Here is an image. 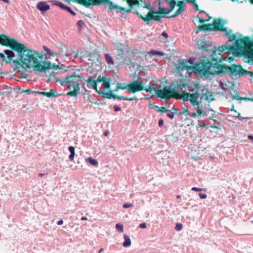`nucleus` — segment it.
I'll use <instances>...</instances> for the list:
<instances>
[{
	"mask_svg": "<svg viewBox=\"0 0 253 253\" xmlns=\"http://www.w3.org/2000/svg\"><path fill=\"white\" fill-rule=\"evenodd\" d=\"M199 196L201 199H206L207 198V195L206 194L200 193Z\"/></svg>",
	"mask_w": 253,
	"mask_h": 253,
	"instance_id": "39",
	"label": "nucleus"
},
{
	"mask_svg": "<svg viewBox=\"0 0 253 253\" xmlns=\"http://www.w3.org/2000/svg\"><path fill=\"white\" fill-rule=\"evenodd\" d=\"M154 85L152 84V85L149 86L148 87L144 86V90H145L146 92H152L153 91H155V88L154 87Z\"/></svg>",
	"mask_w": 253,
	"mask_h": 253,
	"instance_id": "27",
	"label": "nucleus"
},
{
	"mask_svg": "<svg viewBox=\"0 0 253 253\" xmlns=\"http://www.w3.org/2000/svg\"><path fill=\"white\" fill-rule=\"evenodd\" d=\"M103 251V249L102 248L100 249V250L99 251V253H100L101 252H102V251Z\"/></svg>",
	"mask_w": 253,
	"mask_h": 253,
	"instance_id": "60",
	"label": "nucleus"
},
{
	"mask_svg": "<svg viewBox=\"0 0 253 253\" xmlns=\"http://www.w3.org/2000/svg\"><path fill=\"white\" fill-rule=\"evenodd\" d=\"M119 89L125 90L127 89V84L126 86H124L122 85L121 83H118L117 84L116 87L114 90V91H117Z\"/></svg>",
	"mask_w": 253,
	"mask_h": 253,
	"instance_id": "20",
	"label": "nucleus"
},
{
	"mask_svg": "<svg viewBox=\"0 0 253 253\" xmlns=\"http://www.w3.org/2000/svg\"><path fill=\"white\" fill-rule=\"evenodd\" d=\"M182 224L181 223H177L175 227V229L177 231H180L182 229Z\"/></svg>",
	"mask_w": 253,
	"mask_h": 253,
	"instance_id": "34",
	"label": "nucleus"
},
{
	"mask_svg": "<svg viewBox=\"0 0 253 253\" xmlns=\"http://www.w3.org/2000/svg\"><path fill=\"white\" fill-rule=\"evenodd\" d=\"M44 174H43V173H40L39 174V176L40 177H42V176H43L44 175Z\"/></svg>",
	"mask_w": 253,
	"mask_h": 253,
	"instance_id": "58",
	"label": "nucleus"
},
{
	"mask_svg": "<svg viewBox=\"0 0 253 253\" xmlns=\"http://www.w3.org/2000/svg\"><path fill=\"white\" fill-rule=\"evenodd\" d=\"M87 217H85V216H83V217H82L81 218V220H87Z\"/></svg>",
	"mask_w": 253,
	"mask_h": 253,
	"instance_id": "56",
	"label": "nucleus"
},
{
	"mask_svg": "<svg viewBox=\"0 0 253 253\" xmlns=\"http://www.w3.org/2000/svg\"><path fill=\"white\" fill-rule=\"evenodd\" d=\"M234 117H237L239 118L240 120H243V118L240 117V114L237 112V113H235V114L234 115Z\"/></svg>",
	"mask_w": 253,
	"mask_h": 253,
	"instance_id": "41",
	"label": "nucleus"
},
{
	"mask_svg": "<svg viewBox=\"0 0 253 253\" xmlns=\"http://www.w3.org/2000/svg\"><path fill=\"white\" fill-rule=\"evenodd\" d=\"M174 113L173 112L168 113L167 116L170 119H173L174 117Z\"/></svg>",
	"mask_w": 253,
	"mask_h": 253,
	"instance_id": "40",
	"label": "nucleus"
},
{
	"mask_svg": "<svg viewBox=\"0 0 253 253\" xmlns=\"http://www.w3.org/2000/svg\"><path fill=\"white\" fill-rule=\"evenodd\" d=\"M211 25H212V29H213L215 31H221L223 32V29L225 28L223 27V24L221 23L219 19L214 20Z\"/></svg>",
	"mask_w": 253,
	"mask_h": 253,
	"instance_id": "14",
	"label": "nucleus"
},
{
	"mask_svg": "<svg viewBox=\"0 0 253 253\" xmlns=\"http://www.w3.org/2000/svg\"><path fill=\"white\" fill-rule=\"evenodd\" d=\"M176 4L175 0H159V7L158 11H153L149 13V14L145 17L147 21L154 20L161 22V19L165 17V14H167L171 12Z\"/></svg>",
	"mask_w": 253,
	"mask_h": 253,
	"instance_id": "6",
	"label": "nucleus"
},
{
	"mask_svg": "<svg viewBox=\"0 0 253 253\" xmlns=\"http://www.w3.org/2000/svg\"><path fill=\"white\" fill-rule=\"evenodd\" d=\"M182 114L185 116L189 115L188 108L187 107H184L182 109Z\"/></svg>",
	"mask_w": 253,
	"mask_h": 253,
	"instance_id": "33",
	"label": "nucleus"
},
{
	"mask_svg": "<svg viewBox=\"0 0 253 253\" xmlns=\"http://www.w3.org/2000/svg\"><path fill=\"white\" fill-rule=\"evenodd\" d=\"M198 29L199 30H211L212 29V25H211V24H209L200 25L198 27Z\"/></svg>",
	"mask_w": 253,
	"mask_h": 253,
	"instance_id": "17",
	"label": "nucleus"
},
{
	"mask_svg": "<svg viewBox=\"0 0 253 253\" xmlns=\"http://www.w3.org/2000/svg\"><path fill=\"white\" fill-rule=\"evenodd\" d=\"M164 125V121L162 119H161L159 120V126L160 127H161Z\"/></svg>",
	"mask_w": 253,
	"mask_h": 253,
	"instance_id": "43",
	"label": "nucleus"
},
{
	"mask_svg": "<svg viewBox=\"0 0 253 253\" xmlns=\"http://www.w3.org/2000/svg\"><path fill=\"white\" fill-rule=\"evenodd\" d=\"M199 20L200 23H201V24H203V25L204 24V23L205 22L208 21V20H205V19H203L200 18H199Z\"/></svg>",
	"mask_w": 253,
	"mask_h": 253,
	"instance_id": "44",
	"label": "nucleus"
},
{
	"mask_svg": "<svg viewBox=\"0 0 253 253\" xmlns=\"http://www.w3.org/2000/svg\"><path fill=\"white\" fill-rule=\"evenodd\" d=\"M124 239H125V241L123 243V246L124 247H129V246H130L131 243V240H130L129 237L128 235H126V234H125L124 235Z\"/></svg>",
	"mask_w": 253,
	"mask_h": 253,
	"instance_id": "18",
	"label": "nucleus"
},
{
	"mask_svg": "<svg viewBox=\"0 0 253 253\" xmlns=\"http://www.w3.org/2000/svg\"><path fill=\"white\" fill-rule=\"evenodd\" d=\"M248 139L250 140H252L253 141V136L252 135H249L248 136Z\"/></svg>",
	"mask_w": 253,
	"mask_h": 253,
	"instance_id": "55",
	"label": "nucleus"
},
{
	"mask_svg": "<svg viewBox=\"0 0 253 253\" xmlns=\"http://www.w3.org/2000/svg\"><path fill=\"white\" fill-rule=\"evenodd\" d=\"M205 190V189L199 188L195 187L192 188V190L194 191H201Z\"/></svg>",
	"mask_w": 253,
	"mask_h": 253,
	"instance_id": "38",
	"label": "nucleus"
},
{
	"mask_svg": "<svg viewBox=\"0 0 253 253\" xmlns=\"http://www.w3.org/2000/svg\"><path fill=\"white\" fill-rule=\"evenodd\" d=\"M176 198H180V195H177Z\"/></svg>",
	"mask_w": 253,
	"mask_h": 253,
	"instance_id": "61",
	"label": "nucleus"
},
{
	"mask_svg": "<svg viewBox=\"0 0 253 253\" xmlns=\"http://www.w3.org/2000/svg\"><path fill=\"white\" fill-rule=\"evenodd\" d=\"M74 57H75V58H77V57H78V55H75V56H74Z\"/></svg>",
	"mask_w": 253,
	"mask_h": 253,
	"instance_id": "62",
	"label": "nucleus"
},
{
	"mask_svg": "<svg viewBox=\"0 0 253 253\" xmlns=\"http://www.w3.org/2000/svg\"><path fill=\"white\" fill-rule=\"evenodd\" d=\"M128 5V8L118 5L114 3L110 0H82L81 5L85 7H90L91 6L100 5L105 3H107V8L108 11H112L113 10H117L118 12L123 11V14L132 11L134 6L135 5H139V0H125Z\"/></svg>",
	"mask_w": 253,
	"mask_h": 253,
	"instance_id": "5",
	"label": "nucleus"
},
{
	"mask_svg": "<svg viewBox=\"0 0 253 253\" xmlns=\"http://www.w3.org/2000/svg\"><path fill=\"white\" fill-rule=\"evenodd\" d=\"M177 6L178 8L176 10L173 15L170 16L169 17H175L180 13H183L184 11L185 5L183 1H179L177 3Z\"/></svg>",
	"mask_w": 253,
	"mask_h": 253,
	"instance_id": "13",
	"label": "nucleus"
},
{
	"mask_svg": "<svg viewBox=\"0 0 253 253\" xmlns=\"http://www.w3.org/2000/svg\"><path fill=\"white\" fill-rule=\"evenodd\" d=\"M117 52H119V54L117 55L116 57L117 59L119 60H123L124 58V53L123 50L120 49H117Z\"/></svg>",
	"mask_w": 253,
	"mask_h": 253,
	"instance_id": "26",
	"label": "nucleus"
},
{
	"mask_svg": "<svg viewBox=\"0 0 253 253\" xmlns=\"http://www.w3.org/2000/svg\"><path fill=\"white\" fill-rule=\"evenodd\" d=\"M4 52L6 55L8 60L13 62V61L15 60L13 59L15 57L14 53L10 50H5Z\"/></svg>",
	"mask_w": 253,
	"mask_h": 253,
	"instance_id": "16",
	"label": "nucleus"
},
{
	"mask_svg": "<svg viewBox=\"0 0 253 253\" xmlns=\"http://www.w3.org/2000/svg\"><path fill=\"white\" fill-rule=\"evenodd\" d=\"M139 227L142 229H144L146 228V225L145 223H141L139 225Z\"/></svg>",
	"mask_w": 253,
	"mask_h": 253,
	"instance_id": "45",
	"label": "nucleus"
},
{
	"mask_svg": "<svg viewBox=\"0 0 253 253\" xmlns=\"http://www.w3.org/2000/svg\"><path fill=\"white\" fill-rule=\"evenodd\" d=\"M66 10H67L69 12H70L73 15H76V14L74 12V11L73 10H72L71 9V8L70 7H68V6Z\"/></svg>",
	"mask_w": 253,
	"mask_h": 253,
	"instance_id": "37",
	"label": "nucleus"
},
{
	"mask_svg": "<svg viewBox=\"0 0 253 253\" xmlns=\"http://www.w3.org/2000/svg\"><path fill=\"white\" fill-rule=\"evenodd\" d=\"M141 1L142 3H144V5H142L139 2V5H135V6H140L141 9L140 10L134 9L133 13L143 20L147 24H149L151 20L147 21L145 19V17L149 14V13L153 11V7L151 6L150 3H146L145 0H141ZM139 2H140V0Z\"/></svg>",
	"mask_w": 253,
	"mask_h": 253,
	"instance_id": "9",
	"label": "nucleus"
},
{
	"mask_svg": "<svg viewBox=\"0 0 253 253\" xmlns=\"http://www.w3.org/2000/svg\"><path fill=\"white\" fill-rule=\"evenodd\" d=\"M211 127L212 128H215V129L218 128L216 126H213V125L211 126Z\"/></svg>",
	"mask_w": 253,
	"mask_h": 253,
	"instance_id": "57",
	"label": "nucleus"
},
{
	"mask_svg": "<svg viewBox=\"0 0 253 253\" xmlns=\"http://www.w3.org/2000/svg\"><path fill=\"white\" fill-rule=\"evenodd\" d=\"M87 60H90L91 61V60H92V59H90V58H88Z\"/></svg>",
	"mask_w": 253,
	"mask_h": 253,
	"instance_id": "63",
	"label": "nucleus"
},
{
	"mask_svg": "<svg viewBox=\"0 0 253 253\" xmlns=\"http://www.w3.org/2000/svg\"><path fill=\"white\" fill-rule=\"evenodd\" d=\"M63 224V220L62 219H61V220H60L58 221V222H57V224H58V225H62Z\"/></svg>",
	"mask_w": 253,
	"mask_h": 253,
	"instance_id": "48",
	"label": "nucleus"
},
{
	"mask_svg": "<svg viewBox=\"0 0 253 253\" xmlns=\"http://www.w3.org/2000/svg\"><path fill=\"white\" fill-rule=\"evenodd\" d=\"M37 7L42 11H45L49 9L50 6L45 2L41 1L37 4Z\"/></svg>",
	"mask_w": 253,
	"mask_h": 253,
	"instance_id": "15",
	"label": "nucleus"
},
{
	"mask_svg": "<svg viewBox=\"0 0 253 253\" xmlns=\"http://www.w3.org/2000/svg\"><path fill=\"white\" fill-rule=\"evenodd\" d=\"M20 42L14 39H11L5 35L0 34V44L9 47L11 49L16 51L19 47Z\"/></svg>",
	"mask_w": 253,
	"mask_h": 253,
	"instance_id": "10",
	"label": "nucleus"
},
{
	"mask_svg": "<svg viewBox=\"0 0 253 253\" xmlns=\"http://www.w3.org/2000/svg\"><path fill=\"white\" fill-rule=\"evenodd\" d=\"M40 93L43 94V95H45L46 96H47L48 97H54L56 96L55 94H50V93L49 92H40Z\"/></svg>",
	"mask_w": 253,
	"mask_h": 253,
	"instance_id": "32",
	"label": "nucleus"
},
{
	"mask_svg": "<svg viewBox=\"0 0 253 253\" xmlns=\"http://www.w3.org/2000/svg\"><path fill=\"white\" fill-rule=\"evenodd\" d=\"M114 110L115 112H117V111H121V109L119 106H118L117 105H115L114 106Z\"/></svg>",
	"mask_w": 253,
	"mask_h": 253,
	"instance_id": "42",
	"label": "nucleus"
},
{
	"mask_svg": "<svg viewBox=\"0 0 253 253\" xmlns=\"http://www.w3.org/2000/svg\"><path fill=\"white\" fill-rule=\"evenodd\" d=\"M0 58H1V59H4L5 58V56L3 54L1 53L0 52Z\"/></svg>",
	"mask_w": 253,
	"mask_h": 253,
	"instance_id": "51",
	"label": "nucleus"
},
{
	"mask_svg": "<svg viewBox=\"0 0 253 253\" xmlns=\"http://www.w3.org/2000/svg\"><path fill=\"white\" fill-rule=\"evenodd\" d=\"M156 107L158 108L157 111L158 112H162V113H165L168 111V110L165 107Z\"/></svg>",
	"mask_w": 253,
	"mask_h": 253,
	"instance_id": "30",
	"label": "nucleus"
},
{
	"mask_svg": "<svg viewBox=\"0 0 253 253\" xmlns=\"http://www.w3.org/2000/svg\"><path fill=\"white\" fill-rule=\"evenodd\" d=\"M116 229L118 231H120V232H123V228H124V226L123 224H120V223H117L116 225Z\"/></svg>",
	"mask_w": 253,
	"mask_h": 253,
	"instance_id": "29",
	"label": "nucleus"
},
{
	"mask_svg": "<svg viewBox=\"0 0 253 253\" xmlns=\"http://www.w3.org/2000/svg\"><path fill=\"white\" fill-rule=\"evenodd\" d=\"M149 54L150 55H163V53L162 52H160V51H156V50H151L149 52Z\"/></svg>",
	"mask_w": 253,
	"mask_h": 253,
	"instance_id": "28",
	"label": "nucleus"
},
{
	"mask_svg": "<svg viewBox=\"0 0 253 253\" xmlns=\"http://www.w3.org/2000/svg\"><path fill=\"white\" fill-rule=\"evenodd\" d=\"M89 58L93 57L94 58H96V56H95V55H94L93 54H89Z\"/></svg>",
	"mask_w": 253,
	"mask_h": 253,
	"instance_id": "54",
	"label": "nucleus"
},
{
	"mask_svg": "<svg viewBox=\"0 0 253 253\" xmlns=\"http://www.w3.org/2000/svg\"><path fill=\"white\" fill-rule=\"evenodd\" d=\"M144 89L143 83L141 81H133L127 84V90L132 93L143 90Z\"/></svg>",
	"mask_w": 253,
	"mask_h": 253,
	"instance_id": "11",
	"label": "nucleus"
},
{
	"mask_svg": "<svg viewBox=\"0 0 253 253\" xmlns=\"http://www.w3.org/2000/svg\"><path fill=\"white\" fill-rule=\"evenodd\" d=\"M197 44L202 51L211 53L210 55H207L209 56L208 61L197 63L193 67L188 65L185 60H182L180 61L179 65L176 67L179 74H181V72L183 71H189L194 68L195 73L203 76L222 74H227L230 76H243L245 75H249L253 78V72L244 69L240 65L232 64L230 66H228L221 64L222 59L216 56V48L211 42L199 40L197 41Z\"/></svg>",
	"mask_w": 253,
	"mask_h": 253,
	"instance_id": "1",
	"label": "nucleus"
},
{
	"mask_svg": "<svg viewBox=\"0 0 253 253\" xmlns=\"http://www.w3.org/2000/svg\"><path fill=\"white\" fill-rule=\"evenodd\" d=\"M231 110L232 111H234L235 113H237V111L234 109V105H232Z\"/></svg>",
	"mask_w": 253,
	"mask_h": 253,
	"instance_id": "50",
	"label": "nucleus"
},
{
	"mask_svg": "<svg viewBox=\"0 0 253 253\" xmlns=\"http://www.w3.org/2000/svg\"><path fill=\"white\" fill-rule=\"evenodd\" d=\"M69 150L71 153V154L69 156V158L71 160H73L75 155V148L73 146H70L69 147Z\"/></svg>",
	"mask_w": 253,
	"mask_h": 253,
	"instance_id": "21",
	"label": "nucleus"
},
{
	"mask_svg": "<svg viewBox=\"0 0 253 253\" xmlns=\"http://www.w3.org/2000/svg\"><path fill=\"white\" fill-rule=\"evenodd\" d=\"M50 93V94H55V91L53 89H51L50 90V91L49 92Z\"/></svg>",
	"mask_w": 253,
	"mask_h": 253,
	"instance_id": "53",
	"label": "nucleus"
},
{
	"mask_svg": "<svg viewBox=\"0 0 253 253\" xmlns=\"http://www.w3.org/2000/svg\"><path fill=\"white\" fill-rule=\"evenodd\" d=\"M189 81L184 77L182 79L176 80L173 84V89H171L169 86H165L163 89H158L155 90V93L158 97L165 100H169L170 98L175 99H182L183 101V97L186 94V92L184 91L180 94L177 90L180 88H190L188 84Z\"/></svg>",
	"mask_w": 253,
	"mask_h": 253,
	"instance_id": "4",
	"label": "nucleus"
},
{
	"mask_svg": "<svg viewBox=\"0 0 253 253\" xmlns=\"http://www.w3.org/2000/svg\"><path fill=\"white\" fill-rule=\"evenodd\" d=\"M109 132L108 130H106L104 132V135L105 136H107L108 134H109Z\"/></svg>",
	"mask_w": 253,
	"mask_h": 253,
	"instance_id": "52",
	"label": "nucleus"
},
{
	"mask_svg": "<svg viewBox=\"0 0 253 253\" xmlns=\"http://www.w3.org/2000/svg\"><path fill=\"white\" fill-rule=\"evenodd\" d=\"M80 76L74 73L72 75L66 77L64 81L61 82L62 84H65V85L70 89H73V90L69 91L67 95L76 97L80 91L79 79Z\"/></svg>",
	"mask_w": 253,
	"mask_h": 253,
	"instance_id": "8",
	"label": "nucleus"
},
{
	"mask_svg": "<svg viewBox=\"0 0 253 253\" xmlns=\"http://www.w3.org/2000/svg\"><path fill=\"white\" fill-rule=\"evenodd\" d=\"M189 91L193 93H186L183 97V102L190 101L193 106H196L197 109L196 112L190 115L193 118H201L203 117L206 112L202 109L204 107L206 108V103H209L214 100L212 93L203 85H201L196 82L194 87H190Z\"/></svg>",
	"mask_w": 253,
	"mask_h": 253,
	"instance_id": "3",
	"label": "nucleus"
},
{
	"mask_svg": "<svg viewBox=\"0 0 253 253\" xmlns=\"http://www.w3.org/2000/svg\"><path fill=\"white\" fill-rule=\"evenodd\" d=\"M232 99H235L237 100H242L244 99V98L240 97L238 95H235L233 96Z\"/></svg>",
	"mask_w": 253,
	"mask_h": 253,
	"instance_id": "36",
	"label": "nucleus"
},
{
	"mask_svg": "<svg viewBox=\"0 0 253 253\" xmlns=\"http://www.w3.org/2000/svg\"><path fill=\"white\" fill-rule=\"evenodd\" d=\"M97 83H102V90L104 91L110 87V79L104 76H99L96 80Z\"/></svg>",
	"mask_w": 253,
	"mask_h": 253,
	"instance_id": "12",
	"label": "nucleus"
},
{
	"mask_svg": "<svg viewBox=\"0 0 253 253\" xmlns=\"http://www.w3.org/2000/svg\"><path fill=\"white\" fill-rule=\"evenodd\" d=\"M250 2L253 4V0H248Z\"/></svg>",
	"mask_w": 253,
	"mask_h": 253,
	"instance_id": "59",
	"label": "nucleus"
},
{
	"mask_svg": "<svg viewBox=\"0 0 253 253\" xmlns=\"http://www.w3.org/2000/svg\"><path fill=\"white\" fill-rule=\"evenodd\" d=\"M185 0L187 2H190L192 4L194 3L195 1H196L195 0Z\"/></svg>",
	"mask_w": 253,
	"mask_h": 253,
	"instance_id": "49",
	"label": "nucleus"
},
{
	"mask_svg": "<svg viewBox=\"0 0 253 253\" xmlns=\"http://www.w3.org/2000/svg\"><path fill=\"white\" fill-rule=\"evenodd\" d=\"M19 46L16 50L18 58L13 60V63L24 69L33 68L35 71L39 72L58 68V65L52 64L50 61H42L43 55L38 51L28 48L23 43H20Z\"/></svg>",
	"mask_w": 253,
	"mask_h": 253,
	"instance_id": "2",
	"label": "nucleus"
},
{
	"mask_svg": "<svg viewBox=\"0 0 253 253\" xmlns=\"http://www.w3.org/2000/svg\"><path fill=\"white\" fill-rule=\"evenodd\" d=\"M85 82L87 84V86L89 87V85H90L92 88L101 96L104 98L107 99H111L113 98L114 99H122L124 100H127V101H133V100H137V98L136 96H134L133 97H127L124 96L118 95L114 94L112 90H109L108 92H105L103 90H102L100 88L99 90L97 88V81L93 79L92 77H89Z\"/></svg>",
	"mask_w": 253,
	"mask_h": 253,
	"instance_id": "7",
	"label": "nucleus"
},
{
	"mask_svg": "<svg viewBox=\"0 0 253 253\" xmlns=\"http://www.w3.org/2000/svg\"><path fill=\"white\" fill-rule=\"evenodd\" d=\"M133 206V205L132 204L126 203L123 205V207L124 208H128L132 207Z\"/></svg>",
	"mask_w": 253,
	"mask_h": 253,
	"instance_id": "35",
	"label": "nucleus"
},
{
	"mask_svg": "<svg viewBox=\"0 0 253 253\" xmlns=\"http://www.w3.org/2000/svg\"><path fill=\"white\" fill-rule=\"evenodd\" d=\"M43 48L46 51L47 54H48L49 55L52 56H55L58 55V53L57 52H52L50 49H49L48 47H47L45 46H43Z\"/></svg>",
	"mask_w": 253,
	"mask_h": 253,
	"instance_id": "19",
	"label": "nucleus"
},
{
	"mask_svg": "<svg viewBox=\"0 0 253 253\" xmlns=\"http://www.w3.org/2000/svg\"><path fill=\"white\" fill-rule=\"evenodd\" d=\"M105 60H106V61L107 64H110H110L112 65L114 64L113 59L111 57V56L109 54L106 53L105 54Z\"/></svg>",
	"mask_w": 253,
	"mask_h": 253,
	"instance_id": "22",
	"label": "nucleus"
},
{
	"mask_svg": "<svg viewBox=\"0 0 253 253\" xmlns=\"http://www.w3.org/2000/svg\"><path fill=\"white\" fill-rule=\"evenodd\" d=\"M192 4L193 5L194 8H195V9L197 11L199 12L200 13H202V12H204V11H203V10H201V9H200L199 8V6H198V5L197 4V3H196V1H195V2H194V3H193Z\"/></svg>",
	"mask_w": 253,
	"mask_h": 253,
	"instance_id": "31",
	"label": "nucleus"
},
{
	"mask_svg": "<svg viewBox=\"0 0 253 253\" xmlns=\"http://www.w3.org/2000/svg\"><path fill=\"white\" fill-rule=\"evenodd\" d=\"M162 35L166 38L168 37V35L166 32H163L162 34Z\"/></svg>",
	"mask_w": 253,
	"mask_h": 253,
	"instance_id": "47",
	"label": "nucleus"
},
{
	"mask_svg": "<svg viewBox=\"0 0 253 253\" xmlns=\"http://www.w3.org/2000/svg\"><path fill=\"white\" fill-rule=\"evenodd\" d=\"M23 92H26L27 94H30L32 92H33V91H32L31 89H26V90H23Z\"/></svg>",
	"mask_w": 253,
	"mask_h": 253,
	"instance_id": "46",
	"label": "nucleus"
},
{
	"mask_svg": "<svg viewBox=\"0 0 253 253\" xmlns=\"http://www.w3.org/2000/svg\"><path fill=\"white\" fill-rule=\"evenodd\" d=\"M86 162L90 163L93 166H96L98 165V162L96 159L89 157L85 160Z\"/></svg>",
	"mask_w": 253,
	"mask_h": 253,
	"instance_id": "23",
	"label": "nucleus"
},
{
	"mask_svg": "<svg viewBox=\"0 0 253 253\" xmlns=\"http://www.w3.org/2000/svg\"><path fill=\"white\" fill-rule=\"evenodd\" d=\"M53 4L55 5H57V6H59L61 8L65 9V10H66L67 7H68L67 6H66L65 5H64L63 3H62L60 2H59V1H55V2H53Z\"/></svg>",
	"mask_w": 253,
	"mask_h": 253,
	"instance_id": "25",
	"label": "nucleus"
},
{
	"mask_svg": "<svg viewBox=\"0 0 253 253\" xmlns=\"http://www.w3.org/2000/svg\"><path fill=\"white\" fill-rule=\"evenodd\" d=\"M77 26L79 31H82L85 27V24L83 20H79L77 23Z\"/></svg>",
	"mask_w": 253,
	"mask_h": 253,
	"instance_id": "24",
	"label": "nucleus"
}]
</instances>
